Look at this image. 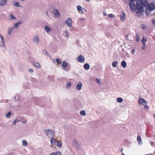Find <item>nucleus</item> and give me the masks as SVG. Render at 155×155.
I'll list each match as a JSON object with an SVG mask.
<instances>
[{
    "label": "nucleus",
    "instance_id": "79ce46f5",
    "mask_svg": "<svg viewBox=\"0 0 155 155\" xmlns=\"http://www.w3.org/2000/svg\"><path fill=\"white\" fill-rule=\"evenodd\" d=\"M28 72H30L31 73H32L33 72V70L32 69H31V68H30L28 70Z\"/></svg>",
    "mask_w": 155,
    "mask_h": 155
},
{
    "label": "nucleus",
    "instance_id": "7c9ffc66",
    "mask_svg": "<svg viewBox=\"0 0 155 155\" xmlns=\"http://www.w3.org/2000/svg\"><path fill=\"white\" fill-rule=\"evenodd\" d=\"M147 39L144 37H143L142 40V42L143 44H146V42H147Z\"/></svg>",
    "mask_w": 155,
    "mask_h": 155
},
{
    "label": "nucleus",
    "instance_id": "69168bd1",
    "mask_svg": "<svg viewBox=\"0 0 155 155\" xmlns=\"http://www.w3.org/2000/svg\"><path fill=\"white\" fill-rule=\"evenodd\" d=\"M148 155V154H147V155Z\"/></svg>",
    "mask_w": 155,
    "mask_h": 155
},
{
    "label": "nucleus",
    "instance_id": "f03ea898",
    "mask_svg": "<svg viewBox=\"0 0 155 155\" xmlns=\"http://www.w3.org/2000/svg\"><path fill=\"white\" fill-rule=\"evenodd\" d=\"M51 144L53 145H56L58 147L61 148L62 147V143L59 140H56L53 137L51 138L50 140Z\"/></svg>",
    "mask_w": 155,
    "mask_h": 155
},
{
    "label": "nucleus",
    "instance_id": "412c9836",
    "mask_svg": "<svg viewBox=\"0 0 155 155\" xmlns=\"http://www.w3.org/2000/svg\"><path fill=\"white\" fill-rule=\"evenodd\" d=\"M6 3V0H0V5L3 6L5 5Z\"/></svg>",
    "mask_w": 155,
    "mask_h": 155
},
{
    "label": "nucleus",
    "instance_id": "dca6fc26",
    "mask_svg": "<svg viewBox=\"0 0 155 155\" xmlns=\"http://www.w3.org/2000/svg\"><path fill=\"white\" fill-rule=\"evenodd\" d=\"M14 29L12 27L8 28V34L9 35H12V31Z\"/></svg>",
    "mask_w": 155,
    "mask_h": 155
},
{
    "label": "nucleus",
    "instance_id": "de8ad7c7",
    "mask_svg": "<svg viewBox=\"0 0 155 155\" xmlns=\"http://www.w3.org/2000/svg\"><path fill=\"white\" fill-rule=\"evenodd\" d=\"M151 145L152 146H155V142H151Z\"/></svg>",
    "mask_w": 155,
    "mask_h": 155
},
{
    "label": "nucleus",
    "instance_id": "09e8293b",
    "mask_svg": "<svg viewBox=\"0 0 155 155\" xmlns=\"http://www.w3.org/2000/svg\"><path fill=\"white\" fill-rule=\"evenodd\" d=\"M143 46L142 47V48L143 49H144L146 48V44H143Z\"/></svg>",
    "mask_w": 155,
    "mask_h": 155
},
{
    "label": "nucleus",
    "instance_id": "c85d7f7f",
    "mask_svg": "<svg viewBox=\"0 0 155 155\" xmlns=\"http://www.w3.org/2000/svg\"><path fill=\"white\" fill-rule=\"evenodd\" d=\"M33 65L34 66L38 68H41V66L38 63H35Z\"/></svg>",
    "mask_w": 155,
    "mask_h": 155
},
{
    "label": "nucleus",
    "instance_id": "9d476101",
    "mask_svg": "<svg viewBox=\"0 0 155 155\" xmlns=\"http://www.w3.org/2000/svg\"><path fill=\"white\" fill-rule=\"evenodd\" d=\"M147 104V102L142 98H140L138 100V104L140 105L145 104Z\"/></svg>",
    "mask_w": 155,
    "mask_h": 155
},
{
    "label": "nucleus",
    "instance_id": "cd10ccee",
    "mask_svg": "<svg viewBox=\"0 0 155 155\" xmlns=\"http://www.w3.org/2000/svg\"><path fill=\"white\" fill-rule=\"evenodd\" d=\"M12 112L11 111L8 112L5 115L6 117L7 118H9L12 115Z\"/></svg>",
    "mask_w": 155,
    "mask_h": 155
},
{
    "label": "nucleus",
    "instance_id": "37998d69",
    "mask_svg": "<svg viewBox=\"0 0 155 155\" xmlns=\"http://www.w3.org/2000/svg\"><path fill=\"white\" fill-rule=\"evenodd\" d=\"M152 22L153 25L154 26H155V18H153L152 20Z\"/></svg>",
    "mask_w": 155,
    "mask_h": 155
},
{
    "label": "nucleus",
    "instance_id": "e2e57ef3",
    "mask_svg": "<svg viewBox=\"0 0 155 155\" xmlns=\"http://www.w3.org/2000/svg\"><path fill=\"white\" fill-rule=\"evenodd\" d=\"M154 117L155 118V114L154 115Z\"/></svg>",
    "mask_w": 155,
    "mask_h": 155
},
{
    "label": "nucleus",
    "instance_id": "13d9d810",
    "mask_svg": "<svg viewBox=\"0 0 155 155\" xmlns=\"http://www.w3.org/2000/svg\"><path fill=\"white\" fill-rule=\"evenodd\" d=\"M80 19H81V21H83L84 20V18H81Z\"/></svg>",
    "mask_w": 155,
    "mask_h": 155
},
{
    "label": "nucleus",
    "instance_id": "6e6552de",
    "mask_svg": "<svg viewBox=\"0 0 155 155\" xmlns=\"http://www.w3.org/2000/svg\"><path fill=\"white\" fill-rule=\"evenodd\" d=\"M55 18H59L61 16V15L58 10H53L52 12Z\"/></svg>",
    "mask_w": 155,
    "mask_h": 155
},
{
    "label": "nucleus",
    "instance_id": "8fccbe9b",
    "mask_svg": "<svg viewBox=\"0 0 155 155\" xmlns=\"http://www.w3.org/2000/svg\"><path fill=\"white\" fill-rule=\"evenodd\" d=\"M0 37L1 40H4L3 37L1 35H0Z\"/></svg>",
    "mask_w": 155,
    "mask_h": 155
},
{
    "label": "nucleus",
    "instance_id": "4d7b16f0",
    "mask_svg": "<svg viewBox=\"0 0 155 155\" xmlns=\"http://www.w3.org/2000/svg\"><path fill=\"white\" fill-rule=\"evenodd\" d=\"M103 14H104V16H105L106 15V14L105 13V12H103Z\"/></svg>",
    "mask_w": 155,
    "mask_h": 155
},
{
    "label": "nucleus",
    "instance_id": "4c0bfd02",
    "mask_svg": "<svg viewBox=\"0 0 155 155\" xmlns=\"http://www.w3.org/2000/svg\"><path fill=\"white\" fill-rule=\"evenodd\" d=\"M136 38L137 41H139L140 40V37L139 35L137 34L136 35Z\"/></svg>",
    "mask_w": 155,
    "mask_h": 155
},
{
    "label": "nucleus",
    "instance_id": "49530a36",
    "mask_svg": "<svg viewBox=\"0 0 155 155\" xmlns=\"http://www.w3.org/2000/svg\"><path fill=\"white\" fill-rule=\"evenodd\" d=\"M109 17L110 18H114V16L112 14H110L109 15Z\"/></svg>",
    "mask_w": 155,
    "mask_h": 155
},
{
    "label": "nucleus",
    "instance_id": "3c124183",
    "mask_svg": "<svg viewBox=\"0 0 155 155\" xmlns=\"http://www.w3.org/2000/svg\"><path fill=\"white\" fill-rule=\"evenodd\" d=\"M144 108L145 110H148L149 109V107L147 105H145L144 106Z\"/></svg>",
    "mask_w": 155,
    "mask_h": 155
},
{
    "label": "nucleus",
    "instance_id": "20e7f679",
    "mask_svg": "<svg viewBox=\"0 0 155 155\" xmlns=\"http://www.w3.org/2000/svg\"><path fill=\"white\" fill-rule=\"evenodd\" d=\"M130 2L129 4V6L131 10H134V9L135 8H136L137 9V10H143V9H140L138 8L137 6V4L136 5H135V4L134 2V1H136V0H130ZM137 2H136V3H137Z\"/></svg>",
    "mask_w": 155,
    "mask_h": 155
},
{
    "label": "nucleus",
    "instance_id": "052dcab7",
    "mask_svg": "<svg viewBox=\"0 0 155 155\" xmlns=\"http://www.w3.org/2000/svg\"><path fill=\"white\" fill-rule=\"evenodd\" d=\"M122 155H125L124 153L122 154Z\"/></svg>",
    "mask_w": 155,
    "mask_h": 155
},
{
    "label": "nucleus",
    "instance_id": "2eb2a0df",
    "mask_svg": "<svg viewBox=\"0 0 155 155\" xmlns=\"http://www.w3.org/2000/svg\"><path fill=\"white\" fill-rule=\"evenodd\" d=\"M137 141L139 145H141L142 144L143 142L141 137L140 135H138Z\"/></svg>",
    "mask_w": 155,
    "mask_h": 155
},
{
    "label": "nucleus",
    "instance_id": "0eeeda50",
    "mask_svg": "<svg viewBox=\"0 0 155 155\" xmlns=\"http://www.w3.org/2000/svg\"><path fill=\"white\" fill-rule=\"evenodd\" d=\"M66 23L67 26L69 27H71L72 26V19L70 18H68L66 21Z\"/></svg>",
    "mask_w": 155,
    "mask_h": 155
},
{
    "label": "nucleus",
    "instance_id": "c03bdc74",
    "mask_svg": "<svg viewBox=\"0 0 155 155\" xmlns=\"http://www.w3.org/2000/svg\"><path fill=\"white\" fill-rule=\"evenodd\" d=\"M31 81L33 82H35L36 81L35 79L33 78H31Z\"/></svg>",
    "mask_w": 155,
    "mask_h": 155
},
{
    "label": "nucleus",
    "instance_id": "f704fd0d",
    "mask_svg": "<svg viewBox=\"0 0 155 155\" xmlns=\"http://www.w3.org/2000/svg\"><path fill=\"white\" fill-rule=\"evenodd\" d=\"M80 114L83 116H84L86 115V113L84 110H82L80 112Z\"/></svg>",
    "mask_w": 155,
    "mask_h": 155
},
{
    "label": "nucleus",
    "instance_id": "5fc2aeb1",
    "mask_svg": "<svg viewBox=\"0 0 155 155\" xmlns=\"http://www.w3.org/2000/svg\"><path fill=\"white\" fill-rule=\"evenodd\" d=\"M53 61L54 63H55L56 62H57L56 58L55 59H53Z\"/></svg>",
    "mask_w": 155,
    "mask_h": 155
},
{
    "label": "nucleus",
    "instance_id": "e433bc0d",
    "mask_svg": "<svg viewBox=\"0 0 155 155\" xmlns=\"http://www.w3.org/2000/svg\"><path fill=\"white\" fill-rule=\"evenodd\" d=\"M13 4L14 5L17 7H19V5L18 2H13Z\"/></svg>",
    "mask_w": 155,
    "mask_h": 155
},
{
    "label": "nucleus",
    "instance_id": "393cba45",
    "mask_svg": "<svg viewBox=\"0 0 155 155\" xmlns=\"http://www.w3.org/2000/svg\"><path fill=\"white\" fill-rule=\"evenodd\" d=\"M0 46L5 47V45H4V40H0Z\"/></svg>",
    "mask_w": 155,
    "mask_h": 155
},
{
    "label": "nucleus",
    "instance_id": "2f4dec72",
    "mask_svg": "<svg viewBox=\"0 0 155 155\" xmlns=\"http://www.w3.org/2000/svg\"><path fill=\"white\" fill-rule=\"evenodd\" d=\"M42 52L44 54L46 55L47 57L49 56V55L48 54L46 50H43L42 51Z\"/></svg>",
    "mask_w": 155,
    "mask_h": 155
},
{
    "label": "nucleus",
    "instance_id": "0e129e2a",
    "mask_svg": "<svg viewBox=\"0 0 155 155\" xmlns=\"http://www.w3.org/2000/svg\"><path fill=\"white\" fill-rule=\"evenodd\" d=\"M85 11H86V10H84V12H85Z\"/></svg>",
    "mask_w": 155,
    "mask_h": 155
},
{
    "label": "nucleus",
    "instance_id": "ddd939ff",
    "mask_svg": "<svg viewBox=\"0 0 155 155\" xmlns=\"http://www.w3.org/2000/svg\"><path fill=\"white\" fill-rule=\"evenodd\" d=\"M21 24V21H18L17 22L15 23L12 26V27L15 29H18V28L19 26Z\"/></svg>",
    "mask_w": 155,
    "mask_h": 155
},
{
    "label": "nucleus",
    "instance_id": "ea45409f",
    "mask_svg": "<svg viewBox=\"0 0 155 155\" xmlns=\"http://www.w3.org/2000/svg\"><path fill=\"white\" fill-rule=\"evenodd\" d=\"M152 10H146L145 13L147 16H148L149 15L150 13V12Z\"/></svg>",
    "mask_w": 155,
    "mask_h": 155
},
{
    "label": "nucleus",
    "instance_id": "864d4df0",
    "mask_svg": "<svg viewBox=\"0 0 155 155\" xmlns=\"http://www.w3.org/2000/svg\"><path fill=\"white\" fill-rule=\"evenodd\" d=\"M27 121V120H25L23 121L22 122V124H25L26 123Z\"/></svg>",
    "mask_w": 155,
    "mask_h": 155
},
{
    "label": "nucleus",
    "instance_id": "6ab92c4d",
    "mask_svg": "<svg viewBox=\"0 0 155 155\" xmlns=\"http://www.w3.org/2000/svg\"><path fill=\"white\" fill-rule=\"evenodd\" d=\"M22 145L24 147H27L28 146V142L25 140H22Z\"/></svg>",
    "mask_w": 155,
    "mask_h": 155
},
{
    "label": "nucleus",
    "instance_id": "bf43d9fd",
    "mask_svg": "<svg viewBox=\"0 0 155 155\" xmlns=\"http://www.w3.org/2000/svg\"><path fill=\"white\" fill-rule=\"evenodd\" d=\"M87 2H88L90 1V0H85Z\"/></svg>",
    "mask_w": 155,
    "mask_h": 155
},
{
    "label": "nucleus",
    "instance_id": "39448f33",
    "mask_svg": "<svg viewBox=\"0 0 155 155\" xmlns=\"http://www.w3.org/2000/svg\"><path fill=\"white\" fill-rule=\"evenodd\" d=\"M144 10H132L136 14V15L138 17H141L143 15Z\"/></svg>",
    "mask_w": 155,
    "mask_h": 155
},
{
    "label": "nucleus",
    "instance_id": "680f3d73",
    "mask_svg": "<svg viewBox=\"0 0 155 155\" xmlns=\"http://www.w3.org/2000/svg\"><path fill=\"white\" fill-rule=\"evenodd\" d=\"M15 97V99H16V97Z\"/></svg>",
    "mask_w": 155,
    "mask_h": 155
},
{
    "label": "nucleus",
    "instance_id": "5701e85b",
    "mask_svg": "<svg viewBox=\"0 0 155 155\" xmlns=\"http://www.w3.org/2000/svg\"><path fill=\"white\" fill-rule=\"evenodd\" d=\"M121 65L123 68H125L127 65L126 62L124 61H123L121 62Z\"/></svg>",
    "mask_w": 155,
    "mask_h": 155
},
{
    "label": "nucleus",
    "instance_id": "1a4fd4ad",
    "mask_svg": "<svg viewBox=\"0 0 155 155\" xmlns=\"http://www.w3.org/2000/svg\"><path fill=\"white\" fill-rule=\"evenodd\" d=\"M119 17L120 21L124 22L126 19V15L123 12L120 15Z\"/></svg>",
    "mask_w": 155,
    "mask_h": 155
},
{
    "label": "nucleus",
    "instance_id": "bb28decb",
    "mask_svg": "<svg viewBox=\"0 0 155 155\" xmlns=\"http://www.w3.org/2000/svg\"><path fill=\"white\" fill-rule=\"evenodd\" d=\"M117 101L118 103H122L123 101V99L121 97H118L117 98Z\"/></svg>",
    "mask_w": 155,
    "mask_h": 155
},
{
    "label": "nucleus",
    "instance_id": "a19ab883",
    "mask_svg": "<svg viewBox=\"0 0 155 155\" xmlns=\"http://www.w3.org/2000/svg\"><path fill=\"white\" fill-rule=\"evenodd\" d=\"M141 28L143 30L144 29L146 28V26L144 24H142L141 26Z\"/></svg>",
    "mask_w": 155,
    "mask_h": 155
},
{
    "label": "nucleus",
    "instance_id": "a878e982",
    "mask_svg": "<svg viewBox=\"0 0 155 155\" xmlns=\"http://www.w3.org/2000/svg\"><path fill=\"white\" fill-rule=\"evenodd\" d=\"M71 82H68L67 83L65 87L66 88H67V89H68L71 87Z\"/></svg>",
    "mask_w": 155,
    "mask_h": 155
},
{
    "label": "nucleus",
    "instance_id": "c9c22d12",
    "mask_svg": "<svg viewBox=\"0 0 155 155\" xmlns=\"http://www.w3.org/2000/svg\"><path fill=\"white\" fill-rule=\"evenodd\" d=\"M56 62L59 64L62 63V60L61 59L58 58H56Z\"/></svg>",
    "mask_w": 155,
    "mask_h": 155
},
{
    "label": "nucleus",
    "instance_id": "f8f14e48",
    "mask_svg": "<svg viewBox=\"0 0 155 155\" xmlns=\"http://www.w3.org/2000/svg\"><path fill=\"white\" fill-rule=\"evenodd\" d=\"M32 41L34 43L38 44L39 41V37L36 35L34 36L32 39Z\"/></svg>",
    "mask_w": 155,
    "mask_h": 155
},
{
    "label": "nucleus",
    "instance_id": "a211bd4d",
    "mask_svg": "<svg viewBox=\"0 0 155 155\" xmlns=\"http://www.w3.org/2000/svg\"><path fill=\"white\" fill-rule=\"evenodd\" d=\"M62 63L61 66L63 68H65L68 66V63L67 62L64 61Z\"/></svg>",
    "mask_w": 155,
    "mask_h": 155
},
{
    "label": "nucleus",
    "instance_id": "6e6d98bb",
    "mask_svg": "<svg viewBox=\"0 0 155 155\" xmlns=\"http://www.w3.org/2000/svg\"><path fill=\"white\" fill-rule=\"evenodd\" d=\"M80 11L79 12V13H84V12H83V10H79Z\"/></svg>",
    "mask_w": 155,
    "mask_h": 155
},
{
    "label": "nucleus",
    "instance_id": "9b49d317",
    "mask_svg": "<svg viewBox=\"0 0 155 155\" xmlns=\"http://www.w3.org/2000/svg\"><path fill=\"white\" fill-rule=\"evenodd\" d=\"M44 29L47 33H49L52 31V28L50 26L46 25L44 27Z\"/></svg>",
    "mask_w": 155,
    "mask_h": 155
},
{
    "label": "nucleus",
    "instance_id": "72a5a7b5",
    "mask_svg": "<svg viewBox=\"0 0 155 155\" xmlns=\"http://www.w3.org/2000/svg\"><path fill=\"white\" fill-rule=\"evenodd\" d=\"M118 62L117 61H114L112 63V66L114 67L115 68L116 66L118 64Z\"/></svg>",
    "mask_w": 155,
    "mask_h": 155
},
{
    "label": "nucleus",
    "instance_id": "58836bf2",
    "mask_svg": "<svg viewBox=\"0 0 155 155\" xmlns=\"http://www.w3.org/2000/svg\"><path fill=\"white\" fill-rule=\"evenodd\" d=\"M96 80L97 82V84H98L100 85L101 84V82L100 79H99L98 78H96Z\"/></svg>",
    "mask_w": 155,
    "mask_h": 155
},
{
    "label": "nucleus",
    "instance_id": "f257e3e1",
    "mask_svg": "<svg viewBox=\"0 0 155 155\" xmlns=\"http://www.w3.org/2000/svg\"><path fill=\"white\" fill-rule=\"evenodd\" d=\"M137 7L140 9H143L144 7L146 8V10H153L155 9V5L153 4H149L147 0H138L137 3Z\"/></svg>",
    "mask_w": 155,
    "mask_h": 155
},
{
    "label": "nucleus",
    "instance_id": "473e14b6",
    "mask_svg": "<svg viewBox=\"0 0 155 155\" xmlns=\"http://www.w3.org/2000/svg\"><path fill=\"white\" fill-rule=\"evenodd\" d=\"M19 120L18 119H16L14 120L13 121V125H15L17 123H18Z\"/></svg>",
    "mask_w": 155,
    "mask_h": 155
},
{
    "label": "nucleus",
    "instance_id": "a18cd8bd",
    "mask_svg": "<svg viewBox=\"0 0 155 155\" xmlns=\"http://www.w3.org/2000/svg\"><path fill=\"white\" fill-rule=\"evenodd\" d=\"M77 10H82V7L80 5H78L77 7Z\"/></svg>",
    "mask_w": 155,
    "mask_h": 155
},
{
    "label": "nucleus",
    "instance_id": "aec40b11",
    "mask_svg": "<svg viewBox=\"0 0 155 155\" xmlns=\"http://www.w3.org/2000/svg\"><path fill=\"white\" fill-rule=\"evenodd\" d=\"M64 34L65 38H68L69 37L70 33L68 30H66L65 31Z\"/></svg>",
    "mask_w": 155,
    "mask_h": 155
},
{
    "label": "nucleus",
    "instance_id": "c756f323",
    "mask_svg": "<svg viewBox=\"0 0 155 155\" xmlns=\"http://www.w3.org/2000/svg\"><path fill=\"white\" fill-rule=\"evenodd\" d=\"M50 155H61V154L60 152H56L51 153Z\"/></svg>",
    "mask_w": 155,
    "mask_h": 155
},
{
    "label": "nucleus",
    "instance_id": "b1692460",
    "mask_svg": "<svg viewBox=\"0 0 155 155\" xmlns=\"http://www.w3.org/2000/svg\"><path fill=\"white\" fill-rule=\"evenodd\" d=\"M73 143L75 146L77 147V148L78 149H79L80 148V147L79 146L77 142L75 140H74L73 141Z\"/></svg>",
    "mask_w": 155,
    "mask_h": 155
},
{
    "label": "nucleus",
    "instance_id": "4468645a",
    "mask_svg": "<svg viewBox=\"0 0 155 155\" xmlns=\"http://www.w3.org/2000/svg\"><path fill=\"white\" fill-rule=\"evenodd\" d=\"M82 84L81 82H79L76 86L77 90L78 91H80L82 88Z\"/></svg>",
    "mask_w": 155,
    "mask_h": 155
},
{
    "label": "nucleus",
    "instance_id": "7ed1b4c3",
    "mask_svg": "<svg viewBox=\"0 0 155 155\" xmlns=\"http://www.w3.org/2000/svg\"><path fill=\"white\" fill-rule=\"evenodd\" d=\"M46 135L48 137H53L54 135L55 131L51 129H46L45 130Z\"/></svg>",
    "mask_w": 155,
    "mask_h": 155
},
{
    "label": "nucleus",
    "instance_id": "4be33fe9",
    "mask_svg": "<svg viewBox=\"0 0 155 155\" xmlns=\"http://www.w3.org/2000/svg\"><path fill=\"white\" fill-rule=\"evenodd\" d=\"M9 18L10 20H12L13 19L16 20V19L15 17L12 14H10L9 15Z\"/></svg>",
    "mask_w": 155,
    "mask_h": 155
},
{
    "label": "nucleus",
    "instance_id": "603ef678",
    "mask_svg": "<svg viewBox=\"0 0 155 155\" xmlns=\"http://www.w3.org/2000/svg\"><path fill=\"white\" fill-rule=\"evenodd\" d=\"M135 51L134 49H133L131 51V53L133 54H134L135 53Z\"/></svg>",
    "mask_w": 155,
    "mask_h": 155
},
{
    "label": "nucleus",
    "instance_id": "f3484780",
    "mask_svg": "<svg viewBox=\"0 0 155 155\" xmlns=\"http://www.w3.org/2000/svg\"><path fill=\"white\" fill-rule=\"evenodd\" d=\"M84 68L86 70H88L90 68V66L88 63L85 64L83 66Z\"/></svg>",
    "mask_w": 155,
    "mask_h": 155
},
{
    "label": "nucleus",
    "instance_id": "423d86ee",
    "mask_svg": "<svg viewBox=\"0 0 155 155\" xmlns=\"http://www.w3.org/2000/svg\"><path fill=\"white\" fill-rule=\"evenodd\" d=\"M76 60L79 62L84 63L85 62V58L83 55H80L76 59Z\"/></svg>",
    "mask_w": 155,
    "mask_h": 155
}]
</instances>
